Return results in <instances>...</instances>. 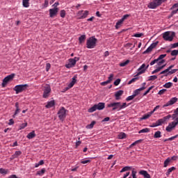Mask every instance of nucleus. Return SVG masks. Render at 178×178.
I'll list each match as a JSON object with an SVG mask.
<instances>
[{
	"label": "nucleus",
	"instance_id": "39",
	"mask_svg": "<svg viewBox=\"0 0 178 178\" xmlns=\"http://www.w3.org/2000/svg\"><path fill=\"white\" fill-rule=\"evenodd\" d=\"M118 138L120 140H123V138H126V134L124 132H121L118 135Z\"/></svg>",
	"mask_w": 178,
	"mask_h": 178
},
{
	"label": "nucleus",
	"instance_id": "53",
	"mask_svg": "<svg viewBox=\"0 0 178 178\" xmlns=\"http://www.w3.org/2000/svg\"><path fill=\"white\" fill-rule=\"evenodd\" d=\"M157 62H159V60L158 58L154 59L152 62H150V66H153V65H155V63H157Z\"/></svg>",
	"mask_w": 178,
	"mask_h": 178
},
{
	"label": "nucleus",
	"instance_id": "42",
	"mask_svg": "<svg viewBox=\"0 0 178 178\" xmlns=\"http://www.w3.org/2000/svg\"><path fill=\"white\" fill-rule=\"evenodd\" d=\"M26 127H27V122L21 124L19 125V130H23V129H26Z\"/></svg>",
	"mask_w": 178,
	"mask_h": 178
},
{
	"label": "nucleus",
	"instance_id": "9",
	"mask_svg": "<svg viewBox=\"0 0 178 178\" xmlns=\"http://www.w3.org/2000/svg\"><path fill=\"white\" fill-rule=\"evenodd\" d=\"M51 94V86L46 84L43 89V98H48Z\"/></svg>",
	"mask_w": 178,
	"mask_h": 178
},
{
	"label": "nucleus",
	"instance_id": "47",
	"mask_svg": "<svg viewBox=\"0 0 178 178\" xmlns=\"http://www.w3.org/2000/svg\"><path fill=\"white\" fill-rule=\"evenodd\" d=\"M177 55H178V50H172L171 51L172 56H177Z\"/></svg>",
	"mask_w": 178,
	"mask_h": 178
},
{
	"label": "nucleus",
	"instance_id": "2",
	"mask_svg": "<svg viewBox=\"0 0 178 178\" xmlns=\"http://www.w3.org/2000/svg\"><path fill=\"white\" fill-rule=\"evenodd\" d=\"M97 41L98 40L94 36L89 38L86 41V47L88 49H92L93 48H95V47H97Z\"/></svg>",
	"mask_w": 178,
	"mask_h": 178
},
{
	"label": "nucleus",
	"instance_id": "36",
	"mask_svg": "<svg viewBox=\"0 0 178 178\" xmlns=\"http://www.w3.org/2000/svg\"><path fill=\"white\" fill-rule=\"evenodd\" d=\"M170 158H168L165 161H164V168H168L169 166V163H170Z\"/></svg>",
	"mask_w": 178,
	"mask_h": 178
},
{
	"label": "nucleus",
	"instance_id": "28",
	"mask_svg": "<svg viewBox=\"0 0 178 178\" xmlns=\"http://www.w3.org/2000/svg\"><path fill=\"white\" fill-rule=\"evenodd\" d=\"M161 137H162L161 131H157L154 133V138H161Z\"/></svg>",
	"mask_w": 178,
	"mask_h": 178
},
{
	"label": "nucleus",
	"instance_id": "35",
	"mask_svg": "<svg viewBox=\"0 0 178 178\" xmlns=\"http://www.w3.org/2000/svg\"><path fill=\"white\" fill-rule=\"evenodd\" d=\"M172 86H173V83L168 82L164 84L163 87H164V88H170Z\"/></svg>",
	"mask_w": 178,
	"mask_h": 178
},
{
	"label": "nucleus",
	"instance_id": "19",
	"mask_svg": "<svg viewBox=\"0 0 178 178\" xmlns=\"http://www.w3.org/2000/svg\"><path fill=\"white\" fill-rule=\"evenodd\" d=\"M123 92H124L123 90H118L115 92V97L117 101H119V99H120V97L123 95Z\"/></svg>",
	"mask_w": 178,
	"mask_h": 178
},
{
	"label": "nucleus",
	"instance_id": "52",
	"mask_svg": "<svg viewBox=\"0 0 178 178\" xmlns=\"http://www.w3.org/2000/svg\"><path fill=\"white\" fill-rule=\"evenodd\" d=\"M113 77H114L113 74H111L110 76H108V79L107 81H109L110 83H111L112 81L113 80Z\"/></svg>",
	"mask_w": 178,
	"mask_h": 178
},
{
	"label": "nucleus",
	"instance_id": "55",
	"mask_svg": "<svg viewBox=\"0 0 178 178\" xmlns=\"http://www.w3.org/2000/svg\"><path fill=\"white\" fill-rule=\"evenodd\" d=\"M120 84V79H118L114 81V86H119Z\"/></svg>",
	"mask_w": 178,
	"mask_h": 178
},
{
	"label": "nucleus",
	"instance_id": "29",
	"mask_svg": "<svg viewBox=\"0 0 178 178\" xmlns=\"http://www.w3.org/2000/svg\"><path fill=\"white\" fill-rule=\"evenodd\" d=\"M45 173V168H42L41 170H39L36 172L37 176H44Z\"/></svg>",
	"mask_w": 178,
	"mask_h": 178
},
{
	"label": "nucleus",
	"instance_id": "38",
	"mask_svg": "<svg viewBox=\"0 0 178 178\" xmlns=\"http://www.w3.org/2000/svg\"><path fill=\"white\" fill-rule=\"evenodd\" d=\"M141 133H149V129L145 128L138 131V134H141Z\"/></svg>",
	"mask_w": 178,
	"mask_h": 178
},
{
	"label": "nucleus",
	"instance_id": "23",
	"mask_svg": "<svg viewBox=\"0 0 178 178\" xmlns=\"http://www.w3.org/2000/svg\"><path fill=\"white\" fill-rule=\"evenodd\" d=\"M15 108H16V110L14 115H13V118H15L16 115H18V113H20V108H19V102L15 103Z\"/></svg>",
	"mask_w": 178,
	"mask_h": 178
},
{
	"label": "nucleus",
	"instance_id": "14",
	"mask_svg": "<svg viewBox=\"0 0 178 178\" xmlns=\"http://www.w3.org/2000/svg\"><path fill=\"white\" fill-rule=\"evenodd\" d=\"M176 102H177V97H172L170 101H168L163 106V108L170 106L171 105L176 104Z\"/></svg>",
	"mask_w": 178,
	"mask_h": 178
},
{
	"label": "nucleus",
	"instance_id": "62",
	"mask_svg": "<svg viewBox=\"0 0 178 178\" xmlns=\"http://www.w3.org/2000/svg\"><path fill=\"white\" fill-rule=\"evenodd\" d=\"M165 60H160L158 61V66H161V65L163 64Z\"/></svg>",
	"mask_w": 178,
	"mask_h": 178
},
{
	"label": "nucleus",
	"instance_id": "49",
	"mask_svg": "<svg viewBox=\"0 0 178 178\" xmlns=\"http://www.w3.org/2000/svg\"><path fill=\"white\" fill-rule=\"evenodd\" d=\"M152 88H154V86L149 87L148 88V90L145 92L143 93V97H145V95H147V94H148L149 92V91H151V90H152Z\"/></svg>",
	"mask_w": 178,
	"mask_h": 178
},
{
	"label": "nucleus",
	"instance_id": "48",
	"mask_svg": "<svg viewBox=\"0 0 178 178\" xmlns=\"http://www.w3.org/2000/svg\"><path fill=\"white\" fill-rule=\"evenodd\" d=\"M134 98H136V97L132 95L131 96H129L128 97L126 98V101L129 102V101H131L133 99H134Z\"/></svg>",
	"mask_w": 178,
	"mask_h": 178
},
{
	"label": "nucleus",
	"instance_id": "20",
	"mask_svg": "<svg viewBox=\"0 0 178 178\" xmlns=\"http://www.w3.org/2000/svg\"><path fill=\"white\" fill-rule=\"evenodd\" d=\"M76 79H77V75H75L73 76L72 81L68 85V88H72V87H73V86L76 84V82L77 81Z\"/></svg>",
	"mask_w": 178,
	"mask_h": 178
},
{
	"label": "nucleus",
	"instance_id": "11",
	"mask_svg": "<svg viewBox=\"0 0 178 178\" xmlns=\"http://www.w3.org/2000/svg\"><path fill=\"white\" fill-rule=\"evenodd\" d=\"M170 118H172L171 115H168L167 116L163 117L161 119L158 120L156 122V126H161L163 123H165V122H166V120H169V119H170Z\"/></svg>",
	"mask_w": 178,
	"mask_h": 178
},
{
	"label": "nucleus",
	"instance_id": "13",
	"mask_svg": "<svg viewBox=\"0 0 178 178\" xmlns=\"http://www.w3.org/2000/svg\"><path fill=\"white\" fill-rule=\"evenodd\" d=\"M49 12L50 17H54V16H56V15H58V12H59V8H51L49 9Z\"/></svg>",
	"mask_w": 178,
	"mask_h": 178
},
{
	"label": "nucleus",
	"instance_id": "40",
	"mask_svg": "<svg viewBox=\"0 0 178 178\" xmlns=\"http://www.w3.org/2000/svg\"><path fill=\"white\" fill-rule=\"evenodd\" d=\"M95 123H97L95 121H92L90 124L86 126V129H92Z\"/></svg>",
	"mask_w": 178,
	"mask_h": 178
},
{
	"label": "nucleus",
	"instance_id": "12",
	"mask_svg": "<svg viewBox=\"0 0 178 178\" xmlns=\"http://www.w3.org/2000/svg\"><path fill=\"white\" fill-rule=\"evenodd\" d=\"M159 42H153L145 51H143V55H145L146 54H149V52H152V50L154 48L156 47V45H158Z\"/></svg>",
	"mask_w": 178,
	"mask_h": 178
},
{
	"label": "nucleus",
	"instance_id": "50",
	"mask_svg": "<svg viewBox=\"0 0 178 178\" xmlns=\"http://www.w3.org/2000/svg\"><path fill=\"white\" fill-rule=\"evenodd\" d=\"M163 58H166V54H161L158 57V60H163Z\"/></svg>",
	"mask_w": 178,
	"mask_h": 178
},
{
	"label": "nucleus",
	"instance_id": "27",
	"mask_svg": "<svg viewBox=\"0 0 178 178\" xmlns=\"http://www.w3.org/2000/svg\"><path fill=\"white\" fill-rule=\"evenodd\" d=\"M30 0H22V5L24 8H29L30 6Z\"/></svg>",
	"mask_w": 178,
	"mask_h": 178
},
{
	"label": "nucleus",
	"instance_id": "57",
	"mask_svg": "<svg viewBox=\"0 0 178 178\" xmlns=\"http://www.w3.org/2000/svg\"><path fill=\"white\" fill-rule=\"evenodd\" d=\"M51 69V64L47 63L46 64V72H49V70Z\"/></svg>",
	"mask_w": 178,
	"mask_h": 178
},
{
	"label": "nucleus",
	"instance_id": "58",
	"mask_svg": "<svg viewBox=\"0 0 178 178\" xmlns=\"http://www.w3.org/2000/svg\"><path fill=\"white\" fill-rule=\"evenodd\" d=\"M168 73H169V70L167 68L166 70L160 72V74H168Z\"/></svg>",
	"mask_w": 178,
	"mask_h": 178
},
{
	"label": "nucleus",
	"instance_id": "16",
	"mask_svg": "<svg viewBox=\"0 0 178 178\" xmlns=\"http://www.w3.org/2000/svg\"><path fill=\"white\" fill-rule=\"evenodd\" d=\"M83 10H79L78 12V16H81L79 19H86L88 16V10H85L83 13Z\"/></svg>",
	"mask_w": 178,
	"mask_h": 178
},
{
	"label": "nucleus",
	"instance_id": "30",
	"mask_svg": "<svg viewBox=\"0 0 178 178\" xmlns=\"http://www.w3.org/2000/svg\"><path fill=\"white\" fill-rule=\"evenodd\" d=\"M123 22L122 19H120L119 21H118V22L115 24V29L118 30V29H120V26H122V24H123Z\"/></svg>",
	"mask_w": 178,
	"mask_h": 178
},
{
	"label": "nucleus",
	"instance_id": "51",
	"mask_svg": "<svg viewBox=\"0 0 178 178\" xmlns=\"http://www.w3.org/2000/svg\"><path fill=\"white\" fill-rule=\"evenodd\" d=\"M144 35V33H136L134 35V37H136V38H140V37H143Z\"/></svg>",
	"mask_w": 178,
	"mask_h": 178
},
{
	"label": "nucleus",
	"instance_id": "45",
	"mask_svg": "<svg viewBox=\"0 0 178 178\" xmlns=\"http://www.w3.org/2000/svg\"><path fill=\"white\" fill-rule=\"evenodd\" d=\"M60 17L65 18V17L66 16V11L65 10H60Z\"/></svg>",
	"mask_w": 178,
	"mask_h": 178
},
{
	"label": "nucleus",
	"instance_id": "43",
	"mask_svg": "<svg viewBox=\"0 0 178 178\" xmlns=\"http://www.w3.org/2000/svg\"><path fill=\"white\" fill-rule=\"evenodd\" d=\"M131 168L129 166L124 167L121 170L120 173H123V172H127V170H130Z\"/></svg>",
	"mask_w": 178,
	"mask_h": 178
},
{
	"label": "nucleus",
	"instance_id": "1",
	"mask_svg": "<svg viewBox=\"0 0 178 178\" xmlns=\"http://www.w3.org/2000/svg\"><path fill=\"white\" fill-rule=\"evenodd\" d=\"M107 107L112 108V111H117L118 112H119V111H122V109H124L125 108H127V104L122 103L120 102H112L107 104Z\"/></svg>",
	"mask_w": 178,
	"mask_h": 178
},
{
	"label": "nucleus",
	"instance_id": "22",
	"mask_svg": "<svg viewBox=\"0 0 178 178\" xmlns=\"http://www.w3.org/2000/svg\"><path fill=\"white\" fill-rule=\"evenodd\" d=\"M139 173L142 175V176H144L145 178H151V175L145 170H140Z\"/></svg>",
	"mask_w": 178,
	"mask_h": 178
},
{
	"label": "nucleus",
	"instance_id": "44",
	"mask_svg": "<svg viewBox=\"0 0 178 178\" xmlns=\"http://www.w3.org/2000/svg\"><path fill=\"white\" fill-rule=\"evenodd\" d=\"M137 80H138V77L133 78L131 80H130L128 82V84L130 85V84H132V83H136V81H137Z\"/></svg>",
	"mask_w": 178,
	"mask_h": 178
},
{
	"label": "nucleus",
	"instance_id": "4",
	"mask_svg": "<svg viewBox=\"0 0 178 178\" xmlns=\"http://www.w3.org/2000/svg\"><path fill=\"white\" fill-rule=\"evenodd\" d=\"M166 0H154L153 1L150 2L147 7L149 9H156L158 6H161L163 2H165Z\"/></svg>",
	"mask_w": 178,
	"mask_h": 178
},
{
	"label": "nucleus",
	"instance_id": "59",
	"mask_svg": "<svg viewBox=\"0 0 178 178\" xmlns=\"http://www.w3.org/2000/svg\"><path fill=\"white\" fill-rule=\"evenodd\" d=\"M90 162H91V160H83L81 161V163H82L83 165H86V163H90Z\"/></svg>",
	"mask_w": 178,
	"mask_h": 178
},
{
	"label": "nucleus",
	"instance_id": "56",
	"mask_svg": "<svg viewBox=\"0 0 178 178\" xmlns=\"http://www.w3.org/2000/svg\"><path fill=\"white\" fill-rule=\"evenodd\" d=\"M22 154V152L21 151H16L15 152V154H14V156H15V158L17 157V156H20V154Z\"/></svg>",
	"mask_w": 178,
	"mask_h": 178
},
{
	"label": "nucleus",
	"instance_id": "8",
	"mask_svg": "<svg viewBox=\"0 0 178 178\" xmlns=\"http://www.w3.org/2000/svg\"><path fill=\"white\" fill-rule=\"evenodd\" d=\"M15 74H11L7 76H6L3 79V83H2V87H6V84H8V83H9V81H12V80H13V79H15Z\"/></svg>",
	"mask_w": 178,
	"mask_h": 178
},
{
	"label": "nucleus",
	"instance_id": "3",
	"mask_svg": "<svg viewBox=\"0 0 178 178\" xmlns=\"http://www.w3.org/2000/svg\"><path fill=\"white\" fill-rule=\"evenodd\" d=\"M103 109H105V103L99 102V104H95L93 106L90 108L88 110V112L92 113V112H95V111H102Z\"/></svg>",
	"mask_w": 178,
	"mask_h": 178
},
{
	"label": "nucleus",
	"instance_id": "61",
	"mask_svg": "<svg viewBox=\"0 0 178 178\" xmlns=\"http://www.w3.org/2000/svg\"><path fill=\"white\" fill-rule=\"evenodd\" d=\"M178 135H176L175 136H172L171 138H169L168 140L169 141H173V140H175V138H177Z\"/></svg>",
	"mask_w": 178,
	"mask_h": 178
},
{
	"label": "nucleus",
	"instance_id": "15",
	"mask_svg": "<svg viewBox=\"0 0 178 178\" xmlns=\"http://www.w3.org/2000/svg\"><path fill=\"white\" fill-rule=\"evenodd\" d=\"M170 10H172L171 12V16H173L174 15H176L178 12V2L177 3H175L171 8Z\"/></svg>",
	"mask_w": 178,
	"mask_h": 178
},
{
	"label": "nucleus",
	"instance_id": "6",
	"mask_svg": "<svg viewBox=\"0 0 178 178\" xmlns=\"http://www.w3.org/2000/svg\"><path fill=\"white\" fill-rule=\"evenodd\" d=\"M175 32H165L163 34V38L165 40V41H173V37H175Z\"/></svg>",
	"mask_w": 178,
	"mask_h": 178
},
{
	"label": "nucleus",
	"instance_id": "18",
	"mask_svg": "<svg viewBox=\"0 0 178 178\" xmlns=\"http://www.w3.org/2000/svg\"><path fill=\"white\" fill-rule=\"evenodd\" d=\"M144 67H145V64H143L138 69V72L136 75H135V77H137V76H140V74H143V73H145V70H144Z\"/></svg>",
	"mask_w": 178,
	"mask_h": 178
},
{
	"label": "nucleus",
	"instance_id": "63",
	"mask_svg": "<svg viewBox=\"0 0 178 178\" xmlns=\"http://www.w3.org/2000/svg\"><path fill=\"white\" fill-rule=\"evenodd\" d=\"M129 15H124L123 16V17L121 19V20H122L123 22H124V20H126V19H127V17H129Z\"/></svg>",
	"mask_w": 178,
	"mask_h": 178
},
{
	"label": "nucleus",
	"instance_id": "60",
	"mask_svg": "<svg viewBox=\"0 0 178 178\" xmlns=\"http://www.w3.org/2000/svg\"><path fill=\"white\" fill-rule=\"evenodd\" d=\"M111 83L108 81H104V82H102L100 84L101 86H108V84H110Z\"/></svg>",
	"mask_w": 178,
	"mask_h": 178
},
{
	"label": "nucleus",
	"instance_id": "41",
	"mask_svg": "<svg viewBox=\"0 0 178 178\" xmlns=\"http://www.w3.org/2000/svg\"><path fill=\"white\" fill-rule=\"evenodd\" d=\"M129 63H130V60H127L125 62L121 63L120 64V66L121 67H124V66H126V65H129Z\"/></svg>",
	"mask_w": 178,
	"mask_h": 178
},
{
	"label": "nucleus",
	"instance_id": "31",
	"mask_svg": "<svg viewBox=\"0 0 178 178\" xmlns=\"http://www.w3.org/2000/svg\"><path fill=\"white\" fill-rule=\"evenodd\" d=\"M1 175H8L9 173V170L5 168H0Z\"/></svg>",
	"mask_w": 178,
	"mask_h": 178
},
{
	"label": "nucleus",
	"instance_id": "17",
	"mask_svg": "<svg viewBox=\"0 0 178 178\" xmlns=\"http://www.w3.org/2000/svg\"><path fill=\"white\" fill-rule=\"evenodd\" d=\"M175 128H176V125L172 122L168 124V126L166 127L165 130L168 133H170V131H172V130H175Z\"/></svg>",
	"mask_w": 178,
	"mask_h": 178
},
{
	"label": "nucleus",
	"instance_id": "64",
	"mask_svg": "<svg viewBox=\"0 0 178 178\" xmlns=\"http://www.w3.org/2000/svg\"><path fill=\"white\" fill-rule=\"evenodd\" d=\"M176 126H177L178 124V117L177 118H175V121L172 122Z\"/></svg>",
	"mask_w": 178,
	"mask_h": 178
},
{
	"label": "nucleus",
	"instance_id": "46",
	"mask_svg": "<svg viewBox=\"0 0 178 178\" xmlns=\"http://www.w3.org/2000/svg\"><path fill=\"white\" fill-rule=\"evenodd\" d=\"M139 143H141V140H138L133 143L132 144L130 145L129 148H131L132 147H134V145H137Z\"/></svg>",
	"mask_w": 178,
	"mask_h": 178
},
{
	"label": "nucleus",
	"instance_id": "33",
	"mask_svg": "<svg viewBox=\"0 0 178 178\" xmlns=\"http://www.w3.org/2000/svg\"><path fill=\"white\" fill-rule=\"evenodd\" d=\"M79 44H83L86 41V35H82L79 38Z\"/></svg>",
	"mask_w": 178,
	"mask_h": 178
},
{
	"label": "nucleus",
	"instance_id": "26",
	"mask_svg": "<svg viewBox=\"0 0 178 178\" xmlns=\"http://www.w3.org/2000/svg\"><path fill=\"white\" fill-rule=\"evenodd\" d=\"M143 90H144V88L135 90L133 93L134 97H137V95H139L140 92Z\"/></svg>",
	"mask_w": 178,
	"mask_h": 178
},
{
	"label": "nucleus",
	"instance_id": "54",
	"mask_svg": "<svg viewBox=\"0 0 178 178\" xmlns=\"http://www.w3.org/2000/svg\"><path fill=\"white\" fill-rule=\"evenodd\" d=\"M167 90L166 89H162L159 92V95H163V94H165Z\"/></svg>",
	"mask_w": 178,
	"mask_h": 178
},
{
	"label": "nucleus",
	"instance_id": "7",
	"mask_svg": "<svg viewBox=\"0 0 178 178\" xmlns=\"http://www.w3.org/2000/svg\"><path fill=\"white\" fill-rule=\"evenodd\" d=\"M28 87H29V85L27 84L17 85L14 88V91L16 92V94H19V92H23V91H25Z\"/></svg>",
	"mask_w": 178,
	"mask_h": 178
},
{
	"label": "nucleus",
	"instance_id": "5",
	"mask_svg": "<svg viewBox=\"0 0 178 178\" xmlns=\"http://www.w3.org/2000/svg\"><path fill=\"white\" fill-rule=\"evenodd\" d=\"M78 60H80V58H79V57H74V58H70L68 60V63L65 65V67H67V69H71V67H74V66H76V63L78 62Z\"/></svg>",
	"mask_w": 178,
	"mask_h": 178
},
{
	"label": "nucleus",
	"instance_id": "10",
	"mask_svg": "<svg viewBox=\"0 0 178 178\" xmlns=\"http://www.w3.org/2000/svg\"><path fill=\"white\" fill-rule=\"evenodd\" d=\"M58 115L60 120H64L65 118H66V108H65V107H62L58 111Z\"/></svg>",
	"mask_w": 178,
	"mask_h": 178
},
{
	"label": "nucleus",
	"instance_id": "34",
	"mask_svg": "<svg viewBox=\"0 0 178 178\" xmlns=\"http://www.w3.org/2000/svg\"><path fill=\"white\" fill-rule=\"evenodd\" d=\"M177 69H174V70H172L171 71H168V73L165 74L164 76L165 77H168V76H169V74H173L174 73H176V72H177Z\"/></svg>",
	"mask_w": 178,
	"mask_h": 178
},
{
	"label": "nucleus",
	"instance_id": "37",
	"mask_svg": "<svg viewBox=\"0 0 178 178\" xmlns=\"http://www.w3.org/2000/svg\"><path fill=\"white\" fill-rule=\"evenodd\" d=\"M158 79V76L156 75H152L149 76L148 81H154V80H156Z\"/></svg>",
	"mask_w": 178,
	"mask_h": 178
},
{
	"label": "nucleus",
	"instance_id": "25",
	"mask_svg": "<svg viewBox=\"0 0 178 178\" xmlns=\"http://www.w3.org/2000/svg\"><path fill=\"white\" fill-rule=\"evenodd\" d=\"M165 66H166V64L159 67L157 69L154 70L153 72H152V74H155V73H158V72H161V70H162V69H163L165 67Z\"/></svg>",
	"mask_w": 178,
	"mask_h": 178
},
{
	"label": "nucleus",
	"instance_id": "32",
	"mask_svg": "<svg viewBox=\"0 0 178 178\" xmlns=\"http://www.w3.org/2000/svg\"><path fill=\"white\" fill-rule=\"evenodd\" d=\"M54 105H55V102L50 101V102H47V104L46 105V108H52V106H54Z\"/></svg>",
	"mask_w": 178,
	"mask_h": 178
},
{
	"label": "nucleus",
	"instance_id": "24",
	"mask_svg": "<svg viewBox=\"0 0 178 178\" xmlns=\"http://www.w3.org/2000/svg\"><path fill=\"white\" fill-rule=\"evenodd\" d=\"M35 136V131H32L31 133L28 134V135L26 136V138H29V140H31V138H34Z\"/></svg>",
	"mask_w": 178,
	"mask_h": 178
},
{
	"label": "nucleus",
	"instance_id": "21",
	"mask_svg": "<svg viewBox=\"0 0 178 178\" xmlns=\"http://www.w3.org/2000/svg\"><path fill=\"white\" fill-rule=\"evenodd\" d=\"M154 113V111H150L147 114H145L144 115H143L141 120H146V119H148L149 118H151V116L152 115V114Z\"/></svg>",
	"mask_w": 178,
	"mask_h": 178
}]
</instances>
